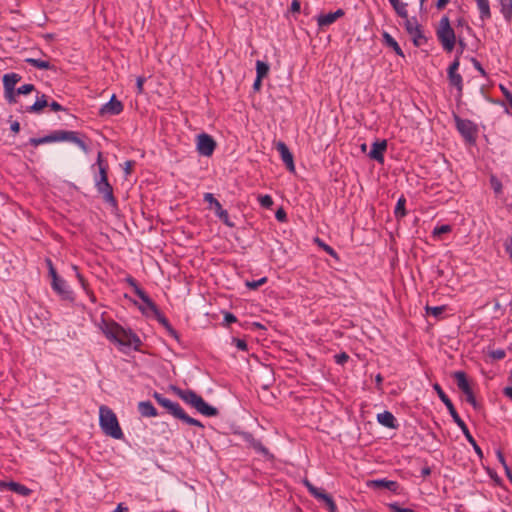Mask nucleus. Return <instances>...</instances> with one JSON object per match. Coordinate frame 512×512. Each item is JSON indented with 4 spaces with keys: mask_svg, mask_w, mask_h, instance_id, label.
<instances>
[{
    "mask_svg": "<svg viewBox=\"0 0 512 512\" xmlns=\"http://www.w3.org/2000/svg\"><path fill=\"white\" fill-rule=\"evenodd\" d=\"M99 328L105 337L116 344L121 351L133 348L139 350L142 342L140 338L129 328H124L114 320L101 319Z\"/></svg>",
    "mask_w": 512,
    "mask_h": 512,
    "instance_id": "f257e3e1",
    "label": "nucleus"
},
{
    "mask_svg": "<svg viewBox=\"0 0 512 512\" xmlns=\"http://www.w3.org/2000/svg\"><path fill=\"white\" fill-rule=\"evenodd\" d=\"M433 389L436 391L438 397L443 402V404L446 406V408L449 411V414L451 415L453 421L457 424V426L461 429L463 432L465 438L467 441L472 445L475 453L478 455L480 459L483 458V451L480 448V446L475 441L474 437L471 435L466 423L461 419L458 412L456 411L454 404L452 403L451 399L446 395V393L443 391L441 386L438 383H435L433 385Z\"/></svg>",
    "mask_w": 512,
    "mask_h": 512,
    "instance_id": "f03ea898",
    "label": "nucleus"
},
{
    "mask_svg": "<svg viewBox=\"0 0 512 512\" xmlns=\"http://www.w3.org/2000/svg\"><path fill=\"white\" fill-rule=\"evenodd\" d=\"M99 425L103 433L114 439L120 440L124 437L116 414L106 405L99 408Z\"/></svg>",
    "mask_w": 512,
    "mask_h": 512,
    "instance_id": "7ed1b4c3",
    "label": "nucleus"
},
{
    "mask_svg": "<svg viewBox=\"0 0 512 512\" xmlns=\"http://www.w3.org/2000/svg\"><path fill=\"white\" fill-rule=\"evenodd\" d=\"M178 397L183 400L186 404L195 408L199 413L204 416L212 417L218 414V410L209 405L200 395L190 389L175 388Z\"/></svg>",
    "mask_w": 512,
    "mask_h": 512,
    "instance_id": "20e7f679",
    "label": "nucleus"
},
{
    "mask_svg": "<svg viewBox=\"0 0 512 512\" xmlns=\"http://www.w3.org/2000/svg\"><path fill=\"white\" fill-rule=\"evenodd\" d=\"M153 398L160 406L165 408L167 412L171 414L173 417L183 421L188 425L197 426L200 428L204 427L199 420L187 415L185 411L182 409V407L179 405V403L171 401L170 399L164 397L162 394L158 392H154Z\"/></svg>",
    "mask_w": 512,
    "mask_h": 512,
    "instance_id": "39448f33",
    "label": "nucleus"
},
{
    "mask_svg": "<svg viewBox=\"0 0 512 512\" xmlns=\"http://www.w3.org/2000/svg\"><path fill=\"white\" fill-rule=\"evenodd\" d=\"M436 36L444 51L450 53L454 50L456 35L447 16H443L440 19L436 29Z\"/></svg>",
    "mask_w": 512,
    "mask_h": 512,
    "instance_id": "423d86ee",
    "label": "nucleus"
},
{
    "mask_svg": "<svg viewBox=\"0 0 512 512\" xmlns=\"http://www.w3.org/2000/svg\"><path fill=\"white\" fill-rule=\"evenodd\" d=\"M43 137L45 144L52 142L69 141L76 144L85 153H87L89 150L87 144L78 137V133L75 131L55 130L49 135Z\"/></svg>",
    "mask_w": 512,
    "mask_h": 512,
    "instance_id": "0eeeda50",
    "label": "nucleus"
},
{
    "mask_svg": "<svg viewBox=\"0 0 512 512\" xmlns=\"http://www.w3.org/2000/svg\"><path fill=\"white\" fill-rule=\"evenodd\" d=\"M405 20L404 26L406 32L411 36V39L413 41V44L416 47H420L427 43L428 39L424 35L422 26L419 24L416 17L409 18H403Z\"/></svg>",
    "mask_w": 512,
    "mask_h": 512,
    "instance_id": "6e6552de",
    "label": "nucleus"
},
{
    "mask_svg": "<svg viewBox=\"0 0 512 512\" xmlns=\"http://www.w3.org/2000/svg\"><path fill=\"white\" fill-rule=\"evenodd\" d=\"M455 124L458 132L468 142H474L477 135L476 125L468 119H461L459 116H455Z\"/></svg>",
    "mask_w": 512,
    "mask_h": 512,
    "instance_id": "1a4fd4ad",
    "label": "nucleus"
},
{
    "mask_svg": "<svg viewBox=\"0 0 512 512\" xmlns=\"http://www.w3.org/2000/svg\"><path fill=\"white\" fill-rule=\"evenodd\" d=\"M216 148V141L207 133H201L196 138V149L201 156L210 157Z\"/></svg>",
    "mask_w": 512,
    "mask_h": 512,
    "instance_id": "9d476101",
    "label": "nucleus"
},
{
    "mask_svg": "<svg viewBox=\"0 0 512 512\" xmlns=\"http://www.w3.org/2000/svg\"><path fill=\"white\" fill-rule=\"evenodd\" d=\"M95 188L99 194L102 195V198L105 203L109 204L113 208H117L118 203L113 194V187L109 183L108 179L105 180H94Z\"/></svg>",
    "mask_w": 512,
    "mask_h": 512,
    "instance_id": "9b49d317",
    "label": "nucleus"
},
{
    "mask_svg": "<svg viewBox=\"0 0 512 512\" xmlns=\"http://www.w3.org/2000/svg\"><path fill=\"white\" fill-rule=\"evenodd\" d=\"M305 486L307 487L310 494L318 500H322L329 512H336L337 506L333 498L327 494L323 489H319L311 484L308 480H305Z\"/></svg>",
    "mask_w": 512,
    "mask_h": 512,
    "instance_id": "f8f14e48",
    "label": "nucleus"
},
{
    "mask_svg": "<svg viewBox=\"0 0 512 512\" xmlns=\"http://www.w3.org/2000/svg\"><path fill=\"white\" fill-rule=\"evenodd\" d=\"M276 149L279 152L280 157L283 163L285 164L286 168L290 172H295L294 157L293 154L290 152L288 146L284 142L278 141L276 143Z\"/></svg>",
    "mask_w": 512,
    "mask_h": 512,
    "instance_id": "ddd939ff",
    "label": "nucleus"
},
{
    "mask_svg": "<svg viewBox=\"0 0 512 512\" xmlns=\"http://www.w3.org/2000/svg\"><path fill=\"white\" fill-rule=\"evenodd\" d=\"M52 289L64 300H72L73 293L70 290L67 282L63 278L56 279L55 281H51Z\"/></svg>",
    "mask_w": 512,
    "mask_h": 512,
    "instance_id": "4468645a",
    "label": "nucleus"
},
{
    "mask_svg": "<svg viewBox=\"0 0 512 512\" xmlns=\"http://www.w3.org/2000/svg\"><path fill=\"white\" fill-rule=\"evenodd\" d=\"M123 108L122 102L117 100L116 96L113 95L111 99L101 107L100 114L119 115L123 111Z\"/></svg>",
    "mask_w": 512,
    "mask_h": 512,
    "instance_id": "2eb2a0df",
    "label": "nucleus"
},
{
    "mask_svg": "<svg viewBox=\"0 0 512 512\" xmlns=\"http://www.w3.org/2000/svg\"><path fill=\"white\" fill-rule=\"evenodd\" d=\"M0 489H8L24 497H27L32 493V490L30 488L15 481H0Z\"/></svg>",
    "mask_w": 512,
    "mask_h": 512,
    "instance_id": "dca6fc26",
    "label": "nucleus"
},
{
    "mask_svg": "<svg viewBox=\"0 0 512 512\" xmlns=\"http://www.w3.org/2000/svg\"><path fill=\"white\" fill-rule=\"evenodd\" d=\"M387 149V141L386 140H381V141H375L373 144H372V148L368 154V156L379 162V163H383L384 162V153Z\"/></svg>",
    "mask_w": 512,
    "mask_h": 512,
    "instance_id": "f3484780",
    "label": "nucleus"
},
{
    "mask_svg": "<svg viewBox=\"0 0 512 512\" xmlns=\"http://www.w3.org/2000/svg\"><path fill=\"white\" fill-rule=\"evenodd\" d=\"M345 12L343 9H337L335 12H330L327 14H320L317 17V24L319 27H327L333 24L337 19L344 16Z\"/></svg>",
    "mask_w": 512,
    "mask_h": 512,
    "instance_id": "a211bd4d",
    "label": "nucleus"
},
{
    "mask_svg": "<svg viewBox=\"0 0 512 512\" xmlns=\"http://www.w3.org/2000/svg\"><path fill=\"white\" fill-rule=\"evenodd\" d=\"M243 438L247 444L251 448H253L257 453L262 454L265 457H272L269 453V450L262 444V442L258 439H255L251 433H244Z\"/></svg>",
    "mask_w": 512,
    "mask_h": 512,
    "instance_id": "6ab92c4d",
    "label": "nucleus"
},
{
    "mask_svg": "<svg viewBox=\"0 0 512 512\" xmlns=\"http://www.w3.org/2000/svg\"><path fill=\"white\" fill-rule=\"evenodd\" d=\"M377 421L384 427L397 429L398 423L395 416L390 411H384L377 414Z\"/></svg>",
    "mask_w": 512,
    "mask_h": 512,
    "instance_id": "aec40b11",
    "label": "nucleus"
},
{
    "mask_svg": "<svg viewBox=\"0 0 512 512\" xmlns=\"http://www.w3.org/2000/svg\"><path fill=\"white\" fill-rule=\"evenodd\" d=\"M450 86L455 87L459 97L463 94V78L459 72L447 73Z\"/></svg>",
    "mask_w": 512,
    "mask_h": 512,
    "instance_id": "412c9836",
    "label": "nucleus"
},
{
    "mask_svg": "<svg viewBox=\"0 0 512 512\" xmlns=\"http://www.w3.org/2000/svg\"><path fill=\"white\" fill-rule=\"evenodd\" d=\"M138 411L143 417L158 416L157 409L150 401H141L138 403Z\"/></svg>",
    "mask_w": 512,
    "mask_h": 512,
    "instance_id": "4be33fe9",
    "label": "nucleus"
},
{
    "mask_svg": "<svg viewBox=\"0 0 512 512\" xmlns=\"http://www.w3.org/2000/svg\"><path fill=\"white\" fill-rule=\"evenodd\" d=\"M21 76L17 73H7L3 76L4 91L15 90V86L20 82Z\"/></svg>",
    "mask_w": 512,
    "mask_h": 512,
    "instance_id": "5701e85b",
    "label": "nucleus"
},
{
    "mask_svg": "<svg viewBox=\"0 0 512 512\" xmlns=\"http://www.w3.org/2000/svg\"><path fill=\"white\" fill-rule=\"evenodd\" d=\"M453 378L456 380L459 390H461L463 393L472 389L468 382L467 375L464 371L454 372Z\"/></svg>",
    "mask_w": 512,
    "mask_h": 512,
    "instance_id": "b1692460",
    "label": "nucleus"
},
{
    "mask_svg": "<svg viewBox=\"0 0 512 512\" xmlns=\"http://www.w3.org/2000/svg\"><path fill=\"white\" fill-rule=\"evenodd\" d=\"M479 10L480 19L485 22L491 18V10L489 0H474Z\"/></svg>",
    "mask_w": 512,
    "mask_h": 512,
    "instance_id": "393cba45",
    "label": "nucleus"
},
{
    "mask_svg": "<svg viewBox=\"0 0 512 512\" xmlns=\"http://www.w3.org/2000/svg\"><path fill=\"white\" fill-rule=\"evenodd\" d=\"M48 106L47 96L45 94L38 95L33 105L27 107L29 113H40L44 107Z\"/></svg>",
    "mask_w": 512,
    "mask_h": 512,
    "instance_id": "a878e982",
    "label": "nucleus"
},
{
    "mask_svg": "<svg viewBox=\"0 0 512 512\" xmlns=\"http://www.w3.org/2000/svg\"><path fill=\"white\" fill-rule=\"evenodd\" d=\"M382 37L384 43L388 47L392 48L397 55L404 57L403 50L401 49L397 41L388 32H383Z\"/></svg>",
    "mask_w": 512,
    "mask_h": 512,
    "instance_id": "bb28decb",
    "label": "nucleus"
},
{
    "mask_svg": "<svg viewBox=\"0 0 512 512\" xmlns=\"http://www.w3.org/2000/svg\"><path fill=\"white\" fill-rule=\"evenodd\" d=\"M373 484L375 487L385 488L389 491L397 493L399 489V484L396 481L387 480V479H378L374 480Z\"/></svg>",
    "mask_w": 512,
    "mask_h": 512,
    "instance_id": "cd10ccee",
    "label": "nucleus"
},
{
    "mask_svg": "<svg viewBox=\"0 0 512 512\" xmlns=\"http://www.w3.org/2000/svg\"><path fill=\"white\" fill-rule=\"evenodd\" d=\"M97 165L99 169L98 175L95 176L94 180H105L108 179V165L107 163L102 159V153H98L97 157Z\"/></svg>",
    "mask_w": 512,
    "mask_h": 512,
    "instance_id": "c85d7f7f",
    "label": "nucleus"
},
{
    "mask_svg": "<svg viewBox=\"0 0 512 512\" xmlns=\"http://www.w3.org/2000/svg\"><path fill=\"white\" fill-rule=\"evenodd\" d=\"M134 292L150 309L157 310L156 304L151 300V298L142 288H140L138 285H135Z\"/></svg>",
    "mask_w": 512,
    "mask_h": 512,
    "instance_id": "c756f323",
    "label": "nucleus"
},
{
    "mask_svg": "<svg viewBox=\"0 0 512 512\" xmlns=\"http://www.w3.org/2000/svg\"><path fill=\"white\" fill-rule=\"evenodd\" d=\"M134 292L150 309L157 310L156 304L151 300V298L142 288H140L138 285H135Z\"/></svg>",
    "mask_w": 512,
    "mask_h": 512,
    "instance_id": "7c9ffc66",
    "label": "nucleus"
},
{
    "mask_svg": "<svg viewBox=\"0 0 512 512\" xmlns=\"http://www.w3.org/2000/svg\"><path fill=\"white\" fill-rule=\"evenodd\" d=\"M397 15L401 18H407V4L400 0H388Z\"/></svg>",
    "mask_w": 512,
    "mask_h": 512,
    "instance_id": "2f4dec72",
    "label": "nucleus"
},
{
    "mask_svg": "<svg viewBox=\"0 0 512 512\" xmlns=\"http://www.w3.org/2000/svg\"><path fill=\"white\" fill-rule=\"evenodd\" d=\"M499 4L503 17L508 21H512V0H499Z\"/></svg>",
    "mask_w": 512,
    "mask_h": 512,
    "instance_id": "473e14b6",
    "label": "nucleus"
},
{
    "mask_svg": "<svg viewBox=\"0 0 512 512\" xmlns=\"http://www.w3.org/2000/svg\"><path fill=\"white\" fill-rule=\"evenodd\" d=\"M406 205V199L404 196L399 197L397 200L395 209H394V215L397 219H401L406 216L407 211L405 209Z\"/></svg>",
    "mask_w": 512,
    "mask_h": 512,
    "instance_id": "72a5a7b5",
    "label": "nucleus"
},
{
    "mask_svg": "<svg viewBox=\"0 0 512 512\" xmlns=\"http://www.w3.org/2000/svg\"><path fill=\"white\" fill-rule=\"evenodd\" d=\"M27 63L32 65L35 68L42 69V70H48L52 68V65L49 61L42 60V59H35V58H27L25 60Z\"/></svg>",
    "mask_w": 512,
    "mask_h": 512,
    "instance_id": "f704fd0d",
    "label": "nucleus"
},
{
    "mask_svg": "<svg viewBox=\"0 0 512 512\" xmlns=\"http://www.w3.org/2000/svg\"><path fill=\"white\" fill-rule=\"evenodd\" d=\"M314 243L317 244L318 247L323 249L328 255L335 259H338L337 252L330 245L326 244L322 239H320L319 237H315Z\"/></svg>",
    "mask_w": 512,
    "mask_h": 512,
    "instance_id": "c9c22d12",
    "label": "nucleus"
},
{
    "mask_svg": "<svg viewBox=\"0 0 512 512\" xmlns=\"http://www.w3.org/2000/svg\"><path fill=\"white\" fill-rule=\"evenodd\" d=\"M269 72V65L266 62L257 60L256 62V77L264 78Z\"/></svg>",
    "mask_w": 512,
    "mask_h": 512,
    "instance_id": "e433bc0d",
    "label": "nucleus"
},
{
    "mask_svg": "<svg viewBox=\"0 0 512 512\" xmlns=\"http://www.w3.org/2000/svg\"><path fill=\"white\" fill-rule=\"evenodd\" d=\"M258 202L259 204L263 207V208H266V209H269L271 208V206L273 205V199L270 195L266 194V195H260L258 197Z\"/></svg>",
    "mask_w": 512,
    "mask_h": 512,
    "instance_id": "4c0bfd02",
    "label": "nucleus"
},
{
    "mask_svg": "<svg viewBox=\"0 0 512 512\" xmlns=\"http://www.w3.org/2000/svg\"><path fill=\"white\" fill-rule=\"evenodd\" d=\"M490 184H491V187L493 189V191L496 193V194H500L502 193V183L501 181L496 177V176H491L490 177Z\"/></svg>",
    "mask_w": 512,
    "mask_h": 512,
    "instance_id": "58836bf2",
    "label": "nucleus"
},
{
    "mask_svg": "<svg viewBox=\"0 0 512 512\" xmlns=\"http://www.w3.org/2000/svg\"><path fill=\"white\" fill-rule=\"evenodd\" d=\"M452 228L450 225L448 224H444V225H440V226H436L434 229H433V236H440L442 234H446V233H449L451 232Z\"/></svg>",
    "mask_w": 512,
    "mask_h": 512,
    "instance_id": "ea45409f",
    "label": "nucleus"
},
{
    "mask_svg": "<svg viewBox=\"0 0 512 512\" xmlns=\"http://www.w3.org/2000/svg\"><path fill=\"white\" fill-rule=\"evenodd\" d=\"M444 311L445 306L426 307L427 314L433 315L434 317H439Z\"/></svg>",
    "mask_w": 512,
    "mask_h": 512,
    "instance_id": "a19ab883",
    "label": "nucleus"
},
{
    "mask_svg": "<svg viewBox=\"0 0 512 512\" xmlns=\"http://www.w3.org/2000/svg\"><path fill=\"white\" fill-rule=\"evenodd\" d=\"M72 269L75 271L76 278L78 279V281H79L81 287L84 289V291L86 292L87 290H89L87 281L85 280L83 275L79 272L78 267L76 265H73Z\"/></svg>",
    "mask_w": 512,
    "mask_h": 512,
    "instance_id": "79ce46f5",
    "label": "nucleus"
},
{
    "mask_svg": "<svg viewBox=\"0 0 512 512\" xmlns=\"http://www.w3.org/2000/svg\"><path fill=\"white\" fill-rule=\"evenodd\" d=\"M203 199L205 202L214 205L216 209H221L220 202L214 197L212 193H205Z\"/></svg>",
    "mask_w": 512,
    "mask_h": 512,
    "instance_id": "37998d69",
    "label": "nucleus"
},
{
    "mask_svg": "<svg viewBox=\"0 0 512 512\" xmlns=\"http://www.w3.org/2000/svg\"><path fill=\"white\" fill-rule=\"evenodd\" d=\"M266 282H267V277H262L259 280L246 281V286L249 289H257L258 287L265 284Z\"/></svg>",
    "mask_w": 512,
    "mask_h": 512,
    "instance_id": "c03bdc74",
    "label": "nucleus"
},
{
    "mask_svg": "<svg viewBox=\"0 0 512 512\" xmlns=\"http://www.w3.org/2000/svg\"><path fill=\"white\" fill-rule=\"evenodd\" d=\"M490 358L493 360H502L506 356V352L504 349H496L489 352Z\"/></svg>",
    "mask_w": 512,
    "mask_h": 512,
    "instance_id": "a18cd8bd",
    "label": "nucleus"
},
{
    "mask_svg": "<svg viewBox=\"0 0 512 512\" xmlns=\"http://www.w3.org/2000/svg\"><path fill=\"white\" fill-rule=\"evenodd\" d=\"M35 90V86L33 84H24L22 86H20L17 90H16V93L18 95L20 94H23V95H26V94H29L31 93L32 91Z\"/></svg>",
    "mask_w": 512,
    "mask_h": 512,
    "instance_id": "49530a36",
    "label": "nucleus"
},
{
    "mask_svg": "<svg viewBox=\"0 0 512 512\" xmlns=\"http://www.w3.org/2000/svg\"><path fill=\"white\" fill-rule=\"evenodd\" d=\"M161 322L163 323V325L166 327L168 333L170 336H172L173 338L175 339H179V335H178V332L169 324L168 320H166L165 318H163L161 320Z\"/></svg>",
    "mask_w": 512,
    "mask_h": 512,
    "instance_id": "de8ad7c7",
    "label": "nucleus"
},
{
    "mask_svg": "<svg viewBox=\"0 0 512 512\" xmlns=\"http://www.w3.org/2000/svg\"><path fill=\"white\" fill-rule=\"evenodd\" d=\"M504 250L508 254L511 262H512V234L507 237V239L504 241Z\"/></svg>",
    "mask_w": 512,
    "mask_h": 512,
    "instance_id": "09e8293b",
    "label": "nucleus"
},
{
    "mask_svg": "<svg viewBox=\"0 0 512 512\" xmlns=\"http://www.w3.org/2000/svg\"><path fill=\"white\" fill-rule=\"evenodd\" d=\"M388 507H389V509H390V511H391V512H416V511H414V510H413V509H411V508H402V507H400V506H399V504H398V503H396V502H395V503H390V504L388 505Z\"/></svg>",
    "mask_w": 512,
    "mask_h": 512,
    "instance_id": "8fccbe9b",
    "label": "nucleus"
},
{
    "mask_svg": "<svg viewBox=\"0 0 512 512\" xmlns=\"http://www.w3.org/2000/svg\"><path fill=\"white\" fill-rule=\"evenodd\" d=\"M459 67H460V59H459V56L456 55L455 59L450 63V65L447 69V73L458 72Z\"/></svg>",
    "mask_w": 512,
    "mask_h": 512,
    "instance_id": "3c124183",
    "label": "nucleus"
},
{
    "mask_svg": "<svg viewBox=\"0 0 512 512\" xmlns=\"http://www.w3.org/2000/svg\"><path fill=\"white\" fill-rule=\"evenodd\" d=\"M465 396H466V401L471 404L475 409L478 408V403L476 401V398H475V395L473 393V390H469L467 392L464 393Z\"/></svg>",
    "mask_w": 512,
    "mask_h": 512,
    "instance_id": "603ef678",
    "label": "nucleus"
},
{
    "mask_svg": "<svg viewBox=\"0 0 512 512\" xmlns=\"http://www.w3.org/2000/svg\"><path fill=\"white\" fill-rule=\"evenodd\" d=\"M334 360L337 364L344 365L349 360V355L345 352L336 354Z\"/></svg>",
    "mask_w": 512,
    "mask_h": 512,
    "instance_id": "864d4df0",
    "label": "nucleus"
},
{
    "mask_svg": "<svg viewBox=\"0 0 512 512\" xmlns=\"http://www.w3.org/2000/svg\"><path fill=\"white\" fill-rule=\"evenodd\" d=\"M233 343L241 351H247L248 350V344H247V342L244 339L233 338Z\"/></svg>",
    "mask_w": 512,
    "mask_h": 512,
    "instance_id": "5fc2aeb1",
    "label": "nucleus"
},
{
    "mask_svg": "<svg viewBox=\"0 0 512 512\" xmlns=\"http://www.w3.org/2000/svg\"><path fill=\"white\" fill-rule=\"evenodd\" d=\"M16 95H18L16 90L4 91L5 99L10 104L16 103Z\"/></svg>",
    "mask_w": 512,
    "mask_h": 512,
    "instance_id": "6e6d98bb",
    "label": "nucleus"
},
{
    "mask_svg": "<svg viewBox=\"0 0 512 512\" xmlns=\"http://www.w3.org/2000/svg\"><path fill=\"white\" fill-rule=\"evenodd\" d=\"M146 78L144 76H138L136 79L137 94H142L144 91V83Z\"/></svg>",
    "mask_w": 512,
    "mask_h": 512,
    "instance_id": "4d7b16f0",
    "label": "nucleus"
},
{
    "mask_svg": "<svg viewBox=\"0 0 512 512\" xmlns=\"http://www.w3.org/2000/svg\"><path fill=\"white\" fill-rule=\"evenodd\" d=\"M216 213L227 225L232 226V224L228 222L229 215L226 210L221 207V209H216Z\"/></svg>",
    "mask_w": 512,
    "mask_h": 512,
    "instance_id": "13d9d810",
    "label": "nucleus"
},
{
    "mask_svg": "<svg viewBox=\"0 0 512 512\" xmlns=\"http://www.w3.org/2000/svg\"><path fill=\"white\" fill-rule=\"evenodd\" d=\"M472 61V64L474 66V68L482 75V76H486V71L485 69L482 67L481 63L476 59V58H472L471 59Z\"/></svg>",
    "mask_w": 512,
    "mask_h": 512,
    "instance_id": "bf43d9fd",
    "label": "nucleus"
},
{
    "mask_svg": "<svg viewBox=\"0 0 512 512\" xmlns=\"http://www.w3.org/2000/svg\"><path fill=\"white\" fill-rule=\"evenodd\" d=\"M301 9V3L299 0H292L290 5V12L299 13Z\"/></svg>",
    "mask_w": 512,
    "mask_h": 512,
    "instance_id": "052dcab7",
    "label": "nucleus"
},
{
    "mask_svg": "<svg viewBox=\"0 0 512 512\" xmlns=\"http://www.w3.org/2000/svg\"><path fill=\"white\" fill-rule=\"evenodd\" d=\"M237 321V318L234 314L230 313V312H226L225 315H224V322L226 324H231V323H235Z\"/></svg>",
    "mask_w": 512,
    "mask_h": 512,
    "instance_id": "680f3d73",
    "label": "nucleus"
},
{
    "mask_svg": "<svg viewBox=\"0 0 512 512\" xmlns=\"http://www.w3.org/2000/svg\"><path fill=\"white\" fill-rule=\"evenodd\" d=\"M48 106L51 108L52 111H55V112L65 110V108L56 101H52L50 103L48 102Z\"/></svg>",
    "mask_w": 512,
    "mask_h": 512,
    "instance_id": "e2e57ef3",
    "label": "nucleus"
},
{
    "mask_svg": "<svg viewBox=\"0 0 512 512\" xmlns=\"http://www.w3.org/2000/svg\"><path fill=\"white\" fill-rule=\"evenodd\" d=\"M275 217L278 221L284 222V221H286V218H287L286 212L283 209H279L276 211Z\"/></svg>",
    "mask_w": 512,
    "mask_h": 512,
    "instance_id": "0e129e2a",
    "label": "nucleus"
},
{
    "mask_svg": "<svg viewBox=\"0 0 512 512\" xmlns=\"http://www.w3.org/2000/svg\"><path fill=\"white\" fill-rule=\"evenodd\" d=\"M29 143L34 146V147H37L38 145H41V144H45L44 142V137H40V138H31L29 140Z\"/></svg>",
    "mask_w": 512,
    "mask_h": 512,
    "instance_id": "69168bd1",
    "label": "nucleus"
},
{
    "mask_svg": "<svg viewBox=\"0 0 512 512\" xmlns=\"http://www.w3.org/2000/svg\"><path fill=\"white\" fill-rule=\"evenodd\" d=\"M10 129L14 133H18L20 131V124L18 121H12L10 124Z\"/></svg>",
    "mask_w": 512,
    "mask_h": 512,
    "instance_id": "338daca9",
    "label": "nucleus"
},
{
    "mask_svg": "<svg viewBox=\"0 0 512 512\" xmlns=\"http://www.w3.org/2000/svg\"><path fill=\"white\" fill-rule=\"evenodd\" d=\"M112 512H129L128 507L124 506L122 503H119L117 507Z\"/></svg>",
    "mask_w": 512,
    "mask_h": 512,
    "instance_id": "774afa93",
    "label": "nucleus"
}]
</instances>
